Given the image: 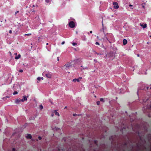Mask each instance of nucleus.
I'll return each mask as SVG.
<instances>
[{"label":"nucleus","mask_w":151,"mask_h":151,"mask_svg":"<svg viewBox=\"0 0 151 151\" xmlns=\"http://www.w3.org/2000/svg\"><path fill=\"white\" fill-rule=\"evenodd\" d=\"M9 54H10V56H12V53H11V52H9Z\"/></svg>","instance_id":"37"},{"label":"nucleus","mask_w":151,"mask_h":151,"mask_svg":"<svg viewBox=\"0 0 151 151\" xmlns=\"http://www.w3.org/2000/svg\"><path fill=\"white\" fill-rule=\"evenodd\" d=\"M124 145L125 146H127V143H124Z\"/></svg>","instance_id":"32"},{"label":"nucleus","mask_w":151,"mask_h":151,"mask_svg":"<svg viewBox=\"0 0 151 151\" xmlns=\"http://www.w3.org/2000/svg\"><path fill=\"white\" fill-rule=\"evenodd\" d=\"M149 88V87H147V89H148Z\"/></svg>","instance_id":"46"},{"label":"nucleus","mask_w":151,"mask_h":151,"mask_svg":"<svg viewBox=\"0 0 151 151\" xmlns=\"http://www.w3.org/2000/svg\"><path fill=\"white\" fill-rule=\"evenodd\" d=\"M37 79L38 81H39L40 80L41 78L40 77H39L37 78Z\"/></svg>","instance_id":"22"},{"label":"nucleus","mask_w":151,"mask_h":151,"mask_svg":"<svg viewBox=\"0 0 151 151\" xmlns=\"http://www.w3.org/2000/svg\"><path fill=\"white\" fill-rule=\"evenodd\" d=\"M129 6H132V5H131V4H130V5H129Z\"/></svg>","instance_id":"44"},{"label":"nucleus","mask_w":151,"mask_h":151,"mask_svg":"<svg viewBox=\"0 0 151 151\" xmlns=\"http://www.w3.org/2000/svg\"><path fill=\"white\" fill-rule=\"evenodd\" d=\"M71 66L70 63H68L65 65L64 66L66 68L65 69H67L68 68L70 67Z\"/></svg>","instance_id":"5"},{"label":"nucleus","mask_w":151,"mask_h":151,"mask_svg":"<svg viewBox=\"0 0 151 151\" xmlns=\"http://www.w3.org/2000/svg\"><path fill=\"white\" fill-rule=\"evenodd\" d=\"M97 38H98V36H97Z\"/></svg>","instance_id":"49"},{"label":"nucleus","mask_w":151,"mask_h":151,"mask_svg":"<svg viewBox=\"0 0 151 151\" xmlns=\"http://www.w3.org/2000/svg\"><path fill=\"white\" fill-rule=\"evenodd\" d=\"M19 12V11H17L16 12H15V15H16V14L17 13H18Z\"/></svg>","instance_id":"28"},{"label":"nucleus","mask_w":151,"mask_h":151,"mask_svg":"<svg viewBox=\"0 0 151 151\" xmlns=\"http://www.w3.org/2000/svg\"><path fill=\"white\" fill-rule=\"evenodd\" d=\"M106 38L107 39V40H108L109 42H110V43H111L110 42V41H109L108 40V39L107 38V37H106Z\"/></svg>","instance_id":"33"},{"label":"nucleus","mask_w":151,"mask_h":151,"mask_svg":"<svg viewBox=\"0 0 151 151\" xmlns=\"http://www.w3.org/2000/svg\"><path fill=\"white\" fill-rule=\"evenodd\" d=\"M21 57V55L20 54H19L17 56H16L15 57V59H17V60L19 58Z\"/></svg>","instance_id":"12"},{"label":"nucleus","mask_w":151,"mask_h":151,"mask_svg":"<svg viewBox=\"0 0 151 151\" xmlns=\"http://www.w3.org/2000/svg\"><path fill=\"white\" fill-rule=\"evenodd\" d=\"M31 35V33H29V34H25V35L26 36V35H27V36H29V35Z\"/></svg>","instance_id":"20"},{"label":"nucleus","mask_w":151,"mask_h":151,"mask_svg":"<svg viewBox=\"0 0 151 151\" xmlns=\"http://www.w3.org/2000/svg\"><path fill=\"white\" fill-rule=\"evenodd\" d=\"M57 60H58V61H59V57H58L57 58Z\"/></svg>","instance_id":"42"},{"label":"nucleus","mask_w":151,"mask_h":151,"mask_svg":"<svg viewBox=\"0 0 151 151\" xmlns=\"http://www.w3.org/2000/svg\"><path fill=\"white\" fill-rule=\"evenodd\" d=\"M72 45L73 46H75V45H77V43L75 42H73L72 43Z\"/></svg>","instance_id":"18"},{"label":"nucleus","mask_w":151,"mask_h":151,"mask_svg":"<svg viewBox=\"0 0 151 151\" xmlns=\"http://www.w3.org/2000/svg\"><path fill=\"white\" fill-rule=\"evenodd\" d=\"M26 138L28 139H31L32 138V136L30 134H28L26 136Z\"/></svg>","instance_id":"8"},{"label":"nucleus","mask_w":151,"mask_h":151,"mask_svg":"<svg viewBox=\"0 0 151 151\" xmlns=\"http://www.w3.org/2000/svg\"><path fill=\"white\" fill-rule=\"evenodd\" d=\"M69 26L71 28H73L75 27V23L73 21L70 22L69 23Z\"/></svg>","instance_id":"1"},{"label":"nucleus","mask_w":151,"mask_h":151,"mask_svg":"<svg viewBox=\"0 0 151 151\" xmlns=\"http://www.w3.org/2000/svg\"><path fill=\"white\" fill-rule=\"evenodd\" d=\"M114 5V8L115 9H117L119 8V6L118 5V4L117 2H114L113 3Z\"/></svg>","instance_id":"2"},{"label":"nucleus","mask_w":151,"mask_h":151,"mask_svg":"<svg viewBox=\"0 0 151 151\" xmlns=\"http://www.w3.org/2000/svg\"><path fill=\"white\" fill-rule=\"evenodd\" d=\"M43 106H42V104L40 105V106L39 108L40 110H42V109H43Z\"/></svg>","instance_id":"13"},{"label":"nucleus","mask_w":151,"mask_h":151,"mask_svg":"<svg viewBox=\"0 0 151 151\" xmlns=\"http://www.w3.org/2000/svg\"><path fill=\"white\" fill-rule=\"evenodd\" d=\"M140 25L143 28H145L147 27V25L146 24H145L144 25L140 23Z\"/></svg>","instance_id":"7"},{"label":"nucleus","mask_w":151,"mask_h":151,"mask_svg":"<svg viewBox=\"0 0 151 151\" xmlns=\"http://www.w3.org/2000/svg\"><path fill=\"white\" fill-rule=\"evenodd\" d=\"M42 37L41 36V37H38V41L39 42H40V41H41V40H40V39H42Z\"/></svg>","instance_id":"14"},{"label":"nucleus","mask_w":151,"mask_h":151,"mask_svg":"<svg viewBox=\"0 0 151 151\" xmlns=\"http://www.w3.org/2000/svg\"><path fill=\"white\" fill-rule=\"evenodd\" d=\"M95 97H96V96H95Z\"/></svg>","instance_id":"50"},{"label":"nucleus","mask_w":151,"mask_h":151,"mask_svg":"<svg viewBox=\"0 0 151 151\" xmlns=\"http://www.w3.org/2000/svg\"><path fill=\"white\" fill-rule=\"evenodd\" d=\"M45 1L47 3H48L50 2V0H45Z\"/></svg>","instance_id":"16"},{"label":"nucleus","mask_w":151,"mask_h":151,"mask_svg":"<svg viewBox=\"0 0 151 151\" xmlns=\"http://www.w3.org/2000/svg\"><path fill=\"white\" fill-rule=\"evenodd\" d=\"M54 113H55V114L56 115H57L58 116H60L59 114V113L57 112V111L56 110L54 111Z\"/></svg>","instance_id":"11"},{"label":"nucleus","mask_w":151,"mask_h":151,"mask_svg":"<svg viewBox=\"0 0 151 151\" xmlns=\"http://www.w3.org/2000/svg\"><path fill=\"white\" fill-rule=\"evenodd\" d=\"M105 36V35L104 36V37H102V38H101V39H99V40H104V39Z\"/></svg>","instance_id":"23"},{"label":"nucleus","mask_w":151,"mask_h":151,"mask_svg":"<svg viewBox=\"0 0 151 151\" xmlns=\"http://www.w3.org/2000/svg\"><path fill=\"white\" fill-rule=\"evenodd\" d=\"M38 139H39V140H40L42 139V137H41L39 136L38 137Z\"/></svg>","instance_id":"26"},{"label":"nucleus","mask_w":151,"mask_h":151,"mask_svg":"<svg viewBox=\"0 0 151 151\" xmlns=\"http://www.w3.org/2000/svg\"><path fill=\"white\" fill-rule=\"evenodd\" d=\"M65 43V42L64 41H63L62 42V45H63Z\"/></svg>","instance_id":"36"},{"label":"nucleus","mask_w":151,"mask_h":151,"mask_svg":"<svg viewBox=\"0 0 151 151\" xmlns=\"http://www.w3.org/2000/svg\"><path fill=\"white\" fill-rule=\"evenodd\" d=\"M17 93H18V92L17 91H15L13 93V95H16V94H17Z\"/></svg>","instance_id":"15"},{"label":"nucleus","mask_w":151,"mask_h":151,"mask_svg":"<svg viewBox=\"0 0 151 151\" xmlns=\"http://www.w3.org/2000/svg\"><path fill=\"white\" fill-rule=\"evenodd\" d=\"M94 143L96 144H97V140H95L94 141Z\"/></svg>","instance_id":"29"},{"label":"nucleus","mask_w":151,"mask_h":151,"mask_svg":"<svg viewBox=\"0 0 151 151\" xmlns=\"http://www.w3.org/2000/svg\"><path fill=\"white\" fill-rule=\"evenodd\" d=\"M82 78L81 77H79L78 78L76 79L75 78L74 79H73L72 81L76 82V81H77L78 82H79L80 81V79H81Z\"/></svg>","instance_id":"6"},{"label":"nucleus","mask_w":151,"mask_h":151,"mask_svg":"<svg viewBox=\"0 0 151 151\" xmlns=\"http://www.w3.org/2000/svg\"><path fill=\"white\" fill-rule=\"evenodd\" d=\"M45 76L47 78H50L52 77V75L50 73H47L46 74H45Z\"/></svg>","instance_id":"4"},{"label":"nucleus","mask_w":151,"mask_h":151,"mask_svg":"<svg viewBox=\"0 0 151 151\" xmlns=\"http://www.w3.org/2000/svg\"><path fill=\"white\" fill-rule=\"evenodd\" d=\"M41 78L42 79V80H43L44 78H43V77H42Z\"/></svg>","instance_id":"43"},{"label":"nucleus","mask_w":151,"mask_h":151,"mask_svg":"<svg viewBox=\"0 0 151 151\" xmlns=\"http://www.w3.org/2000/svg\"><path fill=\"white\" fill-rule=\"evenodd\" d=\"M48 45V43H46V45Z\"/></svg>","instance_id":"47"},{"label":"nucleus","mask_w":151,"mask_h":151,"mask_svg":"<svg viewBox=\"0 0 151 151\" xmlns=\"http://www.w3.org/2000/svg\"><path fill=\"white\" fill-rule=\"evenodd\" d=\"M148 100V99H143V103H145V102H146V101H147Z\"/></svg>","instance_id":"17"},{"label":"nucleus","mask_w":151,"mask_h":151,"mask_svg":"<svg viewBox=\"0 0 151 151\" xmlns=\"http://www.w3.org/2000/svg\"><path fill=\"white\" fill-rule=\"evenodd\" d=\"M89 33H91H91H92V31H90V32H88V35H89Z\"/></svg>","instance_id":"27"},{"label":"nucleus","mask_w":151,"mask_h":151,"mask_svg":"<svg viewBox=\"0 0 151 151\" xmlns=\"http://www.w3.org/2000/svg\"><path fill=\"white\" fill-rule=\"evenodd\" d=\"M94 52L97 55H99V54H100V55H101V54H99V53H97L95 51H94Z\"/></svg>","instance_id":"35"},{"label":"nucleus","mask_w":151,"mask_h":151,"mask_svg":"<svg viewBox=\"0 0 151 151\" xmlns=\"http://www.w3.org/2000/svg\"><path fill=\"white\" fill-rule=\"evenodd\" d=\"M127 40L125 39H124L123 40V44L124 45H125L126 44H127Z\"/></svg>","instance_id":"10"},{"label":"nucleus","mask_w":151,"mask_h":151,"mask_svg":"<svg viewBox=\"0 0 151 151\" xmlns=\"http://www.w3.org/2000/svg\"><path fill=\"white\" fill-rule=\"evenodd\" d=\"M73 115L74 116H76L77 115L76 114H74Z\"/></svg>","instance_id":"34"},{"label":"nucleus","mask_w":151,"mask_h":151,"mask_svg":"<svg viewBox=\"0 0 151 151\" xmlns=\"http://www.w3.org/2000/svg\"><path fill=\"white\" fill-rule=\"evenodd\" d=\"M19 72L20 73H22L23 72V70H22L21 69L19 70Z\"/></svg>","instance_id":"25"},{"label":"nucleus","mask_w":151,"mask_h":151,"mask_svg":"<svg viewBox=\"0 0 151 151\" xmlns=\"http://www.w3.org/2000/svg\"><path fill=\"white\" fill-rule=\"evenodd\" d=\"M137 55L138 57H139V54H138Z\"/></svg>","instance_id":"41"},{"label":"nucleus","mask_w":151,"mask_h":151,"mask_svg":"<svg viewBox=\"0 0 151 151\" xmlns=\"http://www.w3.org/2000/svg\"><path fill=\"white\" fill-rule=\"evenodd\" d=\"M53 115H54V114H52L51 115V116L53 117Z\"/></svg>","instance_id":"39"},{"label":"nucleus","mask_w":151,"mask_h":151,"mask_svg":"<svg viewBox=\"0 0 151 151\" xmlns=\"http://www.w3.org/2000/svg\"><path fill=\"white\" fill-rule=\"evenodd\" d=\"M150 89H151V88H150Z\"/></svg>","instance_id":"51"},{"label":"nucleus","mask_w":151,"mask_h":151,"mask_svg":"<svg viewBox=\"0 0 151 151\" xmlns=\"http://www.w3.org/2000/svg\"><path fill=\"white\" fill-rule=\"evenodd\" d=\"M95 44L96 45H100V44L99 43V42H96Z\"/></svg>","instance_id":"21"},{"label":"nucleus","mask_w":151,"mask_h":151,"mask_svg":"<svg viewBox=\"0 0 151 151\" xmlns=\"http://www.w3.org/2000/svg\"><path fill=\"white\" fill-rule=\"evenodd\" d=\"M123 128H124V129H126V128H125V127H123Z\"/></svg>","instance_id":"48"},{"label":"nucleus","mask_w":151,"mask_h":151,"mask_svg":"<svg viewBox=\"0 0 151 151\" xmlns=\"http://www.w3.org/2000/svg\"><path fill=\"white\" fill-rule=\"evenodd\" d=\"M21 99H17L15 101V102L16 104H19L20 102H21Z\"/></svg>","instance_id":"9"},{"label":"nucleus","mask_w":151,"mask_h":151,"mask_svg":"<svg viewBox=\"0 0 151 151\" xmlns=\"http://www.w3.org/2000/svg\"><path fill=\"white\" fill-rule=\"evenodd\" d=\"M28 97V95L27 96H23V99H21V101L22 102H24L25 101L27 100V97Z\"/></svg>","instance_id":"3"},{"label":"nucleus","mask_w":151,"mask_h":151,"mask_svg":"<svg viewBox=\"0 0 151 151\" xmlns=\"http://www.w3.org/2000/svg\"><path fill=\"white\" fill-rule=\"evenodd\" d=\"M15 55H17V53L16 52L14 53Z\"/></svg>","instance_id":"40"},{"label":"nucleus","mask_w":151,"mask_h":151,"mask_svg":"<svg viewBox=\"0 0 151 151\" xmlns=\"http://www.w3.org/2000/svg\"><path fill=\"white\" fill-rule=\"evenodd\" d=\"M96 104L97 105H99L100 104V102L99 101H98L96 102Z\"/></svg>","instance_id":"19"},{"label":"nucleus","mask_w":151,"mask_h":151,"mask_svg":"<svg viewBox=\"0 0 151 151\" xmlns=\"http://www.w3.org/2000/svg\"><path fill=\"white\" fill-rule=\"evenodd\" d=\"M15 149L14 148H13L12 149V151H15Z\"/></svg>","instance_id":"30"},{"label":"nucleus","mask_w":151,"mask_h":151,"mask_svg":"<svg viewBox=\"0 0 151 151\" xmlns=\"http://www.w3.org/2000/svg\"><path fill=\"white\" fill-rule=\"evenodd\" d=\"M9 32L10 34H11L12 33V31L11 30H9Z\"/></svg>","instance_id":"31"},{"label":"nucleus","mask_w":151,"mask_h":151,"mask_svg":"<svg viewBox=\"0 0 151 151\" xmlns=\"http://www.w3.org/2000/svg\"><path fill=\"white\" fill-rule=\"evenodd\" d=\"M100 100V101H104V99L103 98H101Z\"/></svg>","instance_id":"24"},{"label":"nucleus","mask_w":151,"mask_h":151,"mask_svg":"<svg viewBox=\"0 0 151 151\" xmlns=\"http://www.w3.org/2000/svg\"><path fill=\"white\" fill-rule=\"evenodd\" d=\"M67 108V106H65V108H64V109H66V108Z\"/></svg>","instance_id":"45"},{"label":"nucleus","mask_w":151,"mask_h":151,"mask_svg":"<svg viewBox=\"0 0 151 151\" xmlns=\"http://www.w3.org/2000/svg\"><path fill=\"white\" fill-rule=\"evenodd\" d=\"M88 69V68H87V67H85V68H83V70H85V69Z\"/></svg>","instance_id":"38"}]
</instances>
